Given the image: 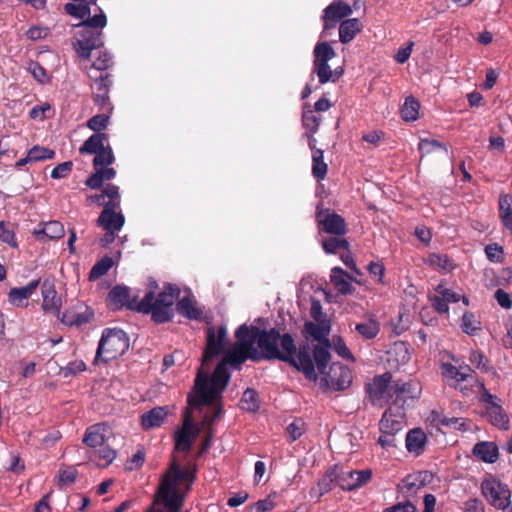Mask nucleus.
I'll return each instance as SVG.
<instances>
[{
  "label": "nucleus",
  "mask_w": 512,
  "mask_h": 512,
  "mask_svg": "<svg viewBox=\"0 0 512 512\" xmlns=\"http://www.w3.org/2000/svg\"><path fill=\"white\" fill-rule=\"evenodd\" d=\"M248 347L245 343L241 346L234 344L230 350L224 352L223 360L216 366L211 376L200 368L195 378L194 391L188 395L187 402L190 405L200 406L211 404L219 399L220 394L225 391L230 382L228 365L240 369L248 359L254 362L260 361L259 352L249 351Z\"/></svg>",
  "instance_id": "obj_1"
},
{
  "label": "nucleus",
  "mask_w": 512,
  "mask_h": 512,
  "mask_svg": "<svg viewBox=\"0 0 512 512\" xmlns=\"http://www.w3.org/2000/svg\"><path fill=\"white\" fill-rule=\"evenodd\" d=\"M257 345L260 349V361L278 359L302 372L308 380L316 381L318 376L312 362L307 344L296 348L293 337L289 333L280 334L276 328L261 330Z\"/></svg>",
  "instance_id": "obj_2"
},
{
  "label": "nucleus",
  "mask_w": 512,
  "mask_h": 512,
  "mask_svg": "<svg viewBox=\"0 0 512 512\" xmlns=\"http://www.w3.org/2000/svg\"><path fill=\"white\" fill-rule=\"evenodd\" d=\"M178 287L168 284L156 297L154 291H148L139 302L137 312L150 314L152 320L157 323H166L174 316V303L179 297Z\"/></svg>",
  "instance_id": "obj_3"
},
{
  "label": "nucleus",
  "mask_w": 512,
  "mask_h": 512,
  "mask_svg": "<svg viewBox=\"0 0 512 512\" xmlns=\"http://www.w3.org/2000/svg\"><path fill=\"white\" fill-rule=\"evenodd\" d=\"M106 24V15L100 11V14L94 15L93 17L89 15L78 25L81 30L78 31L72 45L80 58L85 60L90 59L92 51L104 45L102 29Z\"/></svg>",
  "instance_id": "obj_4"
},
{
  "label": "nucleus",
  "mask_w": 512,
  "mask_h": 512,
  "mask_svg": "<svg viewBox=\"0 0 512 512\" xmlns=\"http://www.w3.org/2000/svg\"><path fill=\"white\" fill-rule=\"evenodd\" d=\"M127 334L119 328H105L98 343L95 363H107L122 356L129 348Z\"/></svg>",
  "instance_id": "obj_5"
},
{
  "label": "nucleus",
  "mask_w": 512,
  "mask_h": 512,
  "mask_svg": "<svg viewBox=\"0 0 512 512\" xmlns=\"http://www.w3.org/2000/svg\"><path fill=\"white\" fill-rule=\"evenodd\" d=\"M421 392L420 384L416 381L396 380L389 388V398L392 399L393 410L404 411L413 407Z\"/></svg>",
  "instance_id": "obj_6"
},
{
  "label": "nucleus",
  "mask_w": 512,
  "mask_h": 512,
  "mask_svg": "<svg viewBox=\"0 0 512 512\" xmlns=\"http://www.w3.org/2000/svg\"><path fill=\"white\" fill-rule=\"evenodd\" d=\"M481 491L486 500L499 510H505L511 504L508 485L495 477L485 478L481 483Z\"/></svg>",
  "instance_id": "obj_7"
},
{
  "label": "nucleus",
  "mask_w": 512,
  "mask_h": 512,
  "mask_svg": "<svg viewBox=\"0 0 512 512\" xmlns=\"http://www.w3.org/2000/svg\"><path fill=\"white\" fill-rule=\"evenodd\" d=\"M228 344L227 328L221 325L216 330L214 326L206 329V347L202 357V366L208 365L215 357L225 352Z\"/></svg>",
  "instance_id": "obj_8"
},
{
  "label": "nucleus",
  "mask_w": 512,
  "mask_h": 512,
  "mask_svg": "<svg viewBox=\"0 0 512 512\" xmlns=\"http://www.w3.org/2000/svg\"><path fill=\"white\" fill-rule=\"evenodd\" d=\"M200 433L199 427L194 424L190 408H185L182 427L174 434V449L188 453Z\"/></svg>",
  "instance_id": "obj_9"
},
{
  "label": "nucleus",
  "mask_w": 512,
  "mask_h": 512,
  "mask_svg": "<svg viewBox=\"0 0 512 512\" xmlns=\"http://www.w3.org/2000/svg\"><path fill=\"white\" fill-rule=\"evenodd\" d=\"M392 374L385 372L376 375L371 382L365 385V392L372 405L382 406L389 398V388L392 385Z\"/></svg>",
  "instance_id": "obj_10"
},
{
  "label": "nucleus",
  "mask_w": 512,
  "mask_h": 512,
  "mask_svg": "<svg viewBox=\"0 0 512 512\" xmlns=\"http://www.w3.org/2000/svg\"><path fill=\"white\" fill-rule=\"evenodd\" d=\"M61 322L67 326L81 327L94 321V310L81 301H77L67 308L59 317Z\"/></svg>",
  "instance_id": "obj_11"
},
{
  "label": "nucleus",
  "mask_w": 512,
  "mask_h": 512,
  "mask_svg": "<svg viewBox=\"0 0 512 512\" xmlns=\"http://www.w3.org/2000/svg\"><path fill=\"white\" fill-rule=\"evenodd\" d=\"M316 221L320 232L336 236H343L348 232L345 219L335 212L324 211L318 208Z\"/></svg>",
  "instance_id": "obj_12"
},
{
  "label": "nucleus",
  "mask_w": 512,
  "mask_h": 512,
  "mask_svg": "<svg viewBox=\"0 0 512 512\" xmlns=\"http://www.w3.org/2000/svg\"><path fill=\"white\" fill-rule=\"evenodd\" d=\"M353 13L352 7L341 1L336 0L329 4L324 10L321 17L323 22V32L334 29L337 24Z\"/></svg>",
  "instance_id": "obj_13"
},
{
  "label": "nucleus",
  "mask_w": 512,
  "mask_h": 512,
  "mask_svg": "<svg viewBox=\"0 0 512 512\" xmlns=\"http://www.w3.org/2000/svg\"><path fill=\"white\" fill-rule=\"evenodd\" d=\"M106 302L108 308L114 311L120 310L123 307L137 311L140 301L138 300V296L131 297L128 287L116 285L109 291Z\"/></svg>",
  "instance_id": "obj_14"
},
{
  "label": "nucleus",
  "mask_w": 512,
  "mask_h": 512,
  "mask_svg": "<svg viewBox=\"0 0 512 512\" xmlns=\"http://www.w3.org/2000/svg\"><path fill=\"white\" fill-rule=\"evenodd\" d=\"M406 413L404 411L393 410L389 407L382 415L379 422L381 433L396 435L400 433L406 425Z\"/></svg>",
  "instance_id": "obj_15"
},
{
  "label": "nucleus",
  "mask_w": 512,
  "mask_h": 512,
  "mask_svg": "<svg viewBox=\"0 0 512 512\" xmlns=\"http://www.w3.org/2000/svg\"><path fill=\"white\" fill-rule=\"evenodd\" d=\"M325 381L336 391L348 388L352 382L351 371L340 363H334L325 374Z\"/></svg>",
  "instance_id": "obj_16"
},
{
  "label": "nucleus",
  "mask_w": 512,
  "mask_h": 512,
  "mask_svg": "<svg viewBox=\"0 0 512 512\" xmlns=\"http://www.w3.org/2000/svg\"><path fill=\"white\" fill-rule=\"evenodd\" d=\"M42 310L45 313H53L59 317L62 307L61 298L58 297L54 280L45 279L41 284Z\"/></svg>",
  "instance_id": "obj_17"
},
{
  "label": "nucleus",
  "mask_w": 512,
  "mask_h": 512,
  "mask_svg": "<svg viewBox=\"0 0 512 512\" xmlns=\"http://www.w3.org/2000/svg\"><path fill=\"white\" fill-rule=\"evenodd\" d=\"M108 73H101L95 78L96 92L93 94L94 103L104 112H111L113 107L110 103L109 88L111 81Z\"/></svg>",
  "instance_id": "obj_18"
},
{
  "label": "nucleus",
  "mask_w": 512,
  "mask_h": 512,
  "mask_svg": "<svg viewBox=\"0 0 512 512\" xmlns=\"http://www.w3.org/2000/svg\"><path fill=\"white\" fill-rule=\"evenodd\" d=\"M41 284V279H33L24 287L11 288L8 293V301L10 304L17 307H26L27 300L36 291Z\"/></svg>",
  "instance_id": "obj_19"
},
{
  "label": "nucleus",
  "mask_w": 512,
  "mask_h": 512,
  "mask_svg": "<svg viewBox=\"0 0 512 512\" xmlns=\"http://www.w3.org/2000/svg\"><path fill=\"white\" fill-rule=\"evenodd\" d=\"M259 334V327L242 324L235 331V344L241 346L242 343H245L246 345L250 346L248 347L249 351L259 352V350L255 347V343L258 342Z\"/></svg>",
  "instance_id": "obj_20"
},
{
  "label": "nucleus",
  "mask_w": 512,
  "mask_h": 512,
  "mask_svg": "<svg viewBox=\"0 0 512 512\" xmlns=\"http://www.w3.org/2000/svg\"><path fill=\"white\" fill-rule=\"evenodd\" d=\"M108 425L105 423H97L89 426L84 434L82 442L91 448L102 446L106 440Z\"/></svg>",
  "instance_id": "obj_21"
},
{
  "label": "nucleus",
  "mask_w": 512,
  "mask_h": 512,
  "mask_svg": "<svg viewBox=\"0 0 512 512\" xmlns=\"http://www.w3.org/2000/svg\"><path fill=\"white\" fill-rule=\"evenodd\" d=\"M405 443L409 453L419 456L424 452L427 435L421 428H414L407 433Z\"/></svg>",
  "instance_id": "obj_22"
},
{
  "label": "nucleus",
  "mask_w": 512,
  "mask_h": 512,
  "mask_svg": "<svg viewBox=\"0 0 512 512\" xmlns=\"http://www.w3.org/2000/svg\"><path fill=\"white\" fill-rule=\"evenodd\" d=\"M125 224L124 215L119 213H109L108 210H102L98 219L97 225L102 227L105 231L118 232Z\"/></svg>",
  "instance_id": "obj_23"
},
{
  "label": "nucleus",
  "mask_w": 512,
  "mask_h": 512,
  "mask_svg": "<svg viewBox=\"0 0 512 512\" xmlns=\"http://www.w3.org/2000/svg\"><path fill=\"white\" fill-rule=\"evenodd\" d=\"M168 416L167 407H155L141 416V425L143 429L160 427Z\"/></svg>",
  "instance_id": "obj_24"
},
{
  "label": "nucleus",
  "mask_w": 512,
  "mask_h": 512,
  "mask_svg": "<svg viewBox=\"0 0 512 512\" xmlns=\"http://www.w3.org/2000/svg\"><path fill=\"white\" fill-rule=\"evenodd\" d=\"M108 142V135L106 133H94L88 139L84 141L82 146L79 148L81 155L95 154L104 148H106Z\"/></svg>",
  "instance_id": "obj_25"
},
{
  "label": "nucleus",
  "mask_w": 512,
  "mask_h": 512,
  "mask_svg": "<svg viewBox=\"0 0 512 512\" xmlns=\"http://www.w3.org/2000/svg\"><path fill=\"white\" fill-rule=\"evenodd\" d=\"M473 453L483 462L494 463L498 459L499 449L496 443L491 441H484L475 444Z\"/></svg>",
  "instance_id": "obj_26"
},
{
  "label": "nucleus",
  "mask_w": 512,
  "mask_h": 512,
  "mask_svg": "<svg viewBox=\"0 0 512 512\" xmlns=\"http://www.w3.org/2000/svg\"><path fill=\"white\" fill-rule=\"evenodd\" d=\"M185 499L186 492L177 490L155 498V502H162L168 512H182L181 509L185 503Z\"/></svg>",
  "instance_id": "obj_27"
},
{
  "label": "nucleus",
  "mask_w": 512,
  "mask_h": 512,
  "mask_svg": "<svg viewBox=\"0 0 512 512\" xmlns=\"http://www.w3.org/2000/svg\"><path fill=\"white\" fill-rule=\"evenodd\" d=\"M361 31V23L356 18L344 19L339 25V40L343 44L351 42Z\"/></svg>",
  "instance_id": "obj_28"
},
{
  "label": "nucleus",
  "mask_w": 512,
  "mask_h": 512,
  "mask_svg": "<svg viewBox=\"0 0 512 512\" xmlns=\"http://www.w3.org/2000/svg\"><path fill=\"white\" fill-rule=\"evenodd\" d=\"M442 375L447 378L455 381V388L459 389L463 394H467L469 388L467 385L463 386L462 383L467 381L466 372H461V369L450 363L442 364Z\"/></svg>",
  "instance_id": "obj_29"
},
{
  "label": "nucleus",
  "mask_w": 512,
  "mask_h": 512,
  "mask_svg": "<svg viewBox=\"0 0 512 512\" xmlns=\"http://www.w3.org/2000/svg\"><path fill=\"white\" fill-rule=\"evenodd\" d=\"M350 276L340 267H334L331 271L330 280L336 290L343 294H351L353 287L349 282Z\"/></svg>",
  "instance_id": "obj_30"
},
{
  "label": "nucleus",
  "mask_w": 512,
  "mask_h": 512,
  "mask_svg": "<svg viewBox=\"0 0 512 512\" xmlns=\"http://www.w3.org/2000/svg\"><path fill=\"white\" fill-rule=\"evenodd\" d=\"M355 331L365 340H372L380 332V323L375 316L370 315L365 321L355 325Z\"/></svg>",
  "instance_id": "obj_31"
},
{
  "label": "nucleus",
  "mask_w": 512,
  "mask_h": 512,
  "mask_svg": "<svg viewBox=\"0 0 512 512\" xmlns=\"http://www.w3.org/2000/svg\"><path fill=\"white\" fill-rule=\"evenodd\" d=\"M323 345H315L313 349V358L311 359L315 361V364L317 366L318 372L320 374H326V370L328 367V364L331 360V355L329 352V348L331 346L330 342L322 343Z\"/></svg>",
  "instance_id": "obj_32"
},
{
  "label": "nucleus",
  "mask_w": 512,
  "mask_h": 512,
  "mask_svg": "<svg viewBox=\"0 0 512 512\" xmlns=\"http://www.w3.org/2000/svg\"><path fill=\"white\" fill-rule=\"evenodd\" d=\"M116 171L114 168L108 166L97 168L95 172L87 178L86 185L91 189H99L102 187L104 181H109L115 178Z\"/></svg>",
  "instance_id": "obj_33"
},
{
  "label": "nucleus",
  "mask_w": 512,
  "mask_h": 512,
  "mask_svg": "<svg viewBox=\"0 0 512 512\" xmlns=\"http://www.w3.org/2000/svg\"><path fill=\"white\" fill-rule=\"evenodd\" d=\"M80 3H66L64 5L65 12L78 19H85L91 13L90 5L96 4L97 0H79Z\"/></svg>",
  "instance_id": "obj_34"
},
{
  "label": "nucleus",
  "mask_w": 512,
  "mask_h": 512,
  "mask_svg": "<svg viewBox=\"0 0 512 512\" xmlns=\"http://www.w3.org/2000/svg\"><path fill=\"white\" fill-rule=\"evenodd\" d=\"M499 216L502 224L512 232V195L502 194L499 197Z\"/></svg>",
  "instance_id": "obj_35"
},
{
  "label": "nucleus",
  "mask_w": 512,
  "mask_h": 512,
  "mask_svg": "<svg viewBox=\"0 0 512 512\" xmlns=\"http://www.w3.org/2000/svg\"><path fill=\"white\" fill-rule=\"evenodd\" d=\"M322 248L326 254H337L341 251H348L350 244L342 236H331L322 241Z\"/></svg>",
  "instance_id": "obj_36"
},
{
  "label": "nucleus",
  "mask_w": 512,
  "mask_h": 512,
  "mask_svg": "<svg viewBox=\"0 0 512 512\" xmlns=\"http://www.w3.org/2000/svg\"><path fill=\"white\" fill-rule=\"evenodd\" d=\"M64 226L59 221H49L45 223L44 227L40 230H35L34 234L37 237L45 236L50 240H57L64 236Z\"/></svg>",
  "instance_id": "obj_37"
},
{
  "label": "nucleus",
  "mask_w": 512,
  "mask_h": 512,
  "mask_svg": "<svg viewBox=\"0 0 512 512\" xmlns=\"http://www.w3.org/2000/svg\"><path fill=\"white\" fill-rule=\"evenodd\" d=\"M176 309L179 314L191 320L202 317V311L197 308L189 297H183L177 302Z\"/></svg>",
  "instance_id": "obj_38"
},
{
  "label": "nucleus",
  "mask_w": 512,
  "mask_h": 512,
  "mask_svg": "<svg viewBox=\"0 0 512 512\" xmlns=\"http://www.w3.org/2000/svg\"><path fill=\"white\" fill-rule=\"evenodd\" d=\"M486 414L493 425L501 429L508 428V416L506 415V413L499 404H493L492 406H488Z\"/></svg>",
  "instance_id": "obj_39"
},
{
  "label": "nucleus",
  "mask_w": 512,
  "mask_h": 512,
  "mask_svg": "<svg viewBox=\"0 0 512 512\" xmlns=\"http://www.w3.org/2000/svg\"><path fill=\"white\" fill-rule=\"evenodd\" d=\"M328 171V166L324 162L323 150L316 149L312 154V175L317 180H324Z\"/></svg>",
  "instance_id": "obj_40"
},
{
  "label": "nucleus",
  "mask_w": 512,
  "mask_h": 512,
  "mask_svg": "<svg viewBox=\"0 0 512 512\" xmlns=\"http://www.w3.org/2000/svg\"><path fill=\"white\" fill-rule=\"evenodd\" d=\"M304 331L311 336L314 340L319 343H327L328 344V335L330 332L329 327L324 325H319L313 322H306L304 325Z\"/></svg>",
  "instance_id": "obj_41"
},
{
  "label": "nucleus",
  "mask_w": 512,
  "mask_h": 512,
  "mask_svg": "<svg viewBox=\"0 0 512 512\" xmlns=\"http://www.w3.org/2000/svg\"><path fill=\"white\" fill-rule=\"evenodd\" d=\"M241 408L248 412H257L260 409L258 393L255 389L247 388L240 400Z\"/></svg>",
  "instance_id": "obj_42"
},
{
  "label": "nucleus",
  "mask_w": 512,
  "mask_h": 512,
  "mask_svg": "<svg viewBox=\"0 0 512 512\" xmlns=\"http://www.w3.org/2000/svg\"><path fill=\"white\" fill-rule=\"evenodd\" d=\"M178 482L175 474L169 469L161 479L155 498L179 490Z\"/></svg>",
  "instance_id": "obj_43"
},
{
  "label": "nucleus",
  "mask_w": 512,
  "mask_h": 512,
  "mask_svg": "<svg viewBox=\"0 0 512 512\" xmlns=\"http://www.w3.org/2000/svg\"><path fill=\"white\" fill-rule=\"evenodd\" d=\"M314 72L317 74L319 78L320 84H325L327 82H336L339 79V74H337V69L332 71L328 62L325 63H313Z\"/></svg>",
  "instance_id": "obj_44"
},
{
  "label": "nucleus",
  "mask_w": 512,
  "mask_h": 512,
  "mask_svg": "<svg viewBox=\"0 0 512 512\" xmlns=\"http://www.w3.org/2000/svg\"><path fill=\"white\" fill-rule=\"evenodd\" d=\"M420 103L413 97L409 96L405 99L404 105L401 109L402 118L405 121H415L418 119Z\"/></svg>",
  "instance_id": "obj_45"
},
{
  "label": "nucleus",
  "mask_w": 512,
  "mask_h": 512,
  "mask_svg": "<svg viewBox=\"0 0 512 512\" xmlns=\"http://www.w3.org/2000/svg\"><path fill=\"white\" fill-rule=\"evenodd\" d=\"M336 55L334 49L328 42L317 43L314 48V61L313 63L329 62Z\"/></svg>",
  "instance_id": "obj_46"
},
{
  "label": "nucleus",
  "mask_w": 512,
  "mask_h": 512,
  "mask_svg": "<svg viewBox=\"0 0 512 512\" xmlns=\"http://www.w3.org/2000/svg\"><path fill=\"white\" fill-rule=\"evenodd\" d=\"M337 486L348 491L357 489L354 470L344 471L337 466Z\"/></svg>",
  "instance_id": "obj_47"
},
{
  "label": "nucleus",
  "mask_w": 512,
  "mask_h": 512,
  "mask_svg": "<svg viewBox=\"0 0 512 512\" xmlns=\"http://www.w3.org/2000/svg\"><path fill=\"white\" fill-rule=\"evenodd\" d=\"M418 150L421 153V157L429 155L436 150H442L445 154L448 153L447 147L444 143L435 139H420L418 144Z\"/></svg>",
  "instance_id": "obj_48"
},
{
  "label": "nucleus",
  "mask_w": 512,
  "mask_h": 512,
  "mask_svg": "<svg viewBox=\"0 0 512 512\" xmlns=\"http://www.w3.org/2000/svg\"><path fill=\"white\" fill-rule=\"evenodd\" d=\"M334 484L337 485V466L328 469L325 475L318 481L317 485L320 495L331 491Z\"/></svg>",
  "instance_id": "obj_49"
},
{
  "label": "nucleus",
  "mask_w": 512,
  "mask_h": 512,
  "mask_svg": "<svg viewBox=\"0 0 512 512\" xmlns=\"http://www.w3.org/2000/svg\"><path fill=\"white\" fill-rule=\"evenodd\" d=\"M93 166L95 170L97 168L106 167L115 162V156L113 154L110 144H107L106 148L94 154Z\"/></svg>",
  "instance_id": "obj_50"
},
{
  "label": "nucleus",
  "mask_w": 512,
  "mask_h": 512,
  "mask_svg": "<svg viewBox=\"0 0 512 512\" xmlns=\"http://www.w3.org/2000/svg\"><path fill=\"white\" fill-rule=\"evenodd\" d=\"M461 328L464 333L474 335L481 329V322L471 312H465L462 316Z\"/></svg>",
  "instance_id": "obj_51"
},
{
  "label": "nucleus",
  "mask_w": 512,
  "mask_h": 512,
  "mask_svg": "<svg viewBox=\"0 0 512 512\" xmlns=\"http://www.w3.org/2000/svg\"><path fill=\"white\" fill-rule=\"evenodd\" d=\"M113 266V260L110 257H104L100 261L96 262L89 272V278L91 280L98 279L105 275L110 268Z\"/></svg>",
  "instance_id": "obj_52"
},
{
  "label": "nucleus",
  "mask_w": 512,
  "mask_h": 512,
  "mask_svg": "<svg viewBox=\"0 0 512 512\" xmlns=\"http://www.w3.org/2000/svg\"><path fill=\"white\" fill-rule=\"evenodd\" d=\"M78 476V471L74 467H67L65 469H60L58 472V482L57 486L59 489H62L65 486L73 484Z\"/></svg>",
  "instance_id": "obj_53"
},
{
  "label": "nucleus",
  "mask_w": 512,
  "mask_h": 512,
  "mask_svg": "<svg viewBox=\"0 0 512 512\" xmlns=\"http://www.w3.org/2000/svg\"><path fill=\"white\" fill-rule=\"evenodd\" d=\"M54 156L55 152L53 150L41 146H34L28 151V160L32 162L53 159Z\"/></svg>",
  "instance_id": "obj_54"
},
{
  "label": "nucleus",
  "mask_w": 512,
  "mask_h": 512,
  "mask_svg": "<svg viewBox=\"0 0 512 512\" xmlns=\"http://www.w3.org/2000/svg\"><path fill=\"white\" fill-rule=\"evenodd\" d=\"M99 447L100 449L95 452L98 455L97 465L107 467L114 461L117 456V452L109 446H104V444Z\"/></svg>",
  "instance_id": "obj_55"
},
{
  "label": "nucleus",
  "mask_w": 512,
  "mask_h": 512,
  "mask_svg": "<svg viewBox=\"0 0 512 512\" xmlns=\"http://www.w3.org/2000/svg\"><path fill=\"white\" fill-rule=\"evenodd\" d=\"M303 126L312 134L318 131V128L321 123V117H318L314 114V111L311 109L304 110L302 115Z\"/></svg>",
  "instance_id": "obj_56"
},
{
  "label": "nucleus",
  "mask_w": 512,
  "mask_h": 512,
  "mask_svg": "<svg viewBox=\"0 0 512 512\" xmlns=\"http://www.w3.org/2000/svg\"><path fill=\"white\" fill-rule=\"evenodd\" d=\"M106 113L107 112H104L91 117L87 121V127L95 133H103L102 130H104L109 123V115Z\"/></svg>",
  "instance_id": "obj_57"
},
{
  "label": "nucleus",
  "mask_w": 512,
  "mask_h": 512,
  "mask_svg": "<svg viewBox=\"0 0 512 512\" xmlns=\"http://www.w3.org/2000/svg\"><path fill=\"white\" fill-rule=\"evenodd\" d=\"M170 470L172 473L175 474L176 479L178 481H188L190 484H192L195 481L196 475L194 471H191L189 469H180L179 465L176 463V461H173L170 465Z\"/></svg>",
  "instance_id": "obj_58"
},
{
  "label": "nucleus",
  "mask_w": 512,
  "mask_h": 512,
  "mask_svg": "<svg viewBox=\"0 0 512 512\" xmlns=\"http://www.w3.org/2000/svg\"><path fill=\"white\" fill-rule=\"evenodd\" d=\"M333 349L342 358L346 360H354V357L348 349L346 343L340 336L333 337Z\"/></svg>",
  "instance_id": "obj_59"
},
{
  "label": "nucleus",
  "mask_w": 512,
  "mask_h": 512,
  "mask_svg": "<svg viewBox=\"0 0 512 512\" xmlns=\"http://www.w3.org/2000/svg\"><path fill=\"white\" fill-rule=\"evenodd\" d=\"M304 422L301 419H295L287 426V434L289 435L290 442L296 441L304 433Z\"/></svg>",
  "instance_id": "obj_60"
},
{
  "label": "nucleus",
  "mask_w": 512,
  "mask_h": 512,
  "mask_svg": "<svg viewBox=\"0 0 512 512\" xmlns=\"http://www.w3.org/2000/svg\"><path fill=\"white\" fill-rule=\"evenodd\" d=\"M112 63L111 55L106 51H100L97 59L92 63L91 68L101 71L107 70Z\"/></svg>",
  "instance_id": "obj_61"
},
{
  "label": "nucleus",
  "mask_w": 512,
  "mask_h": 512,
  "mask_svg": "<svg viewBox=\"0 0 512 512\" xmlns=\"http://www.w3.org/2000/svg\"><path fill=\"white\" fill-rule=\"evenodd\" d=\"M0 240L13 248L18 247L14 231L8 229L4 221L0 222Z\"/></svg>",
  "instance_id": "obj_62"
},
{
  "label": "nucleus",
  "mask_w": 512,
  "mask_h": 512,
  "mask_svg": "<svg viewBox=\"0 0 512 512\" xmlns=\"http://www.w3.org/2000/svg\"><path fill=\"white\" fill-rule=\"evenodd\" d=\"M487 258L492 262L501 263L503 261V248L496 243L489 244L485 247Z\"/></svg>",
  "instance_id": "obj_63"
},
{
  "label": "nucleus",
  "mask_w": 512,
  "mask_h": 512,
  "mask_svg": "<svg viewBox=\"0 0 512 512\" xmlns=\"http://www.w3.org/2000/svg\"><path fill=\"white\" fill-rule=\"evenodd\" d=\"M72 166H73V164L71 161H66L61 164H58L56 167L53 168L50 176L53 179L65 178L71 172Z\"/></svg>",
  "instance_id": "obj_64"
}]
</instances>
